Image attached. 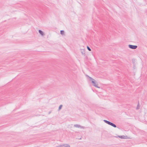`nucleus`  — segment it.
Returning a JSON list of instances; mask_svg holds the SVG:
<instances>
[{
    "label": "nucleus",
    "instance_id": "obj_1",
    "mask_svg": "<svg viewBox=\"0 0 147 147\" xmlns=\"http://www.w3.org/2000/svg\"><path fill=\"white\" fill-rule=\"evenodd\" d=\"M86 76L89 78L90 80L92 81V83L93 86L98 88H100V87L98 86V84L96 82V80L94 79L87 75H86Z\"/></svg>",
    "mask_w": 147,
    "mask_h": 147
},
{
    "label": "nucleus",
    "instance_id": "obj_2",
    "mask_svg": "<svg viewBox=\"0 0 147 147\" xmlns=\"http://www.w3.org/2000/svg\"><path fill=\"white\" fill-rule=\"evenodd\" d=\"M128 47L129 48H130L131 49H136L138 47L137 46L133 45H128Z\"/></svg>",
    "mask_w": 147,
    "mask_h": 147
},
{
    "label": "nucleus",
    "instance_id": "obj_3",
    "mask_svg": "<svg viewBox=\"0 0 147 147\" xmlns=\"http://www.w3.org/2000/svg\"><path fill=\"white\" fill-rule=\"evenodd\" d=\"M57 147H70V145L68 144H65L63 145H60L58 146Z\"/></svg>",
    "mask_w": 147,
    "mask_h": 147
},
{
    "label": "nucleus",
    "instance_id": "obj_4",
    "mask_svg": "<svg viewBox=\"0 0 147 147\" xmlns=\"http://www.w3.org/2000/svg\"><path fill=\"white\" fill-rule=\"evenodd\" d=\"M74 127H76L78 128H83L84 127L78 124H75L74 125Z\"/></svg>",
    "mask_w": 147,
    "mask_h": 147
},
{
    "label": "nucleus",
    "instance_id": "obj_5",
    "mask_svg": "<svg viewBox=\"0 0 147 147\" xmlns=\"http://www.w3.org/2000/svg\"><path fill=\"white\" fill-rule=\"evenodd\" d=\"M109 125H111V126L113 127H116V125L115 124H114L113 123L111 122H110V123L109 124Z\"/></svg>",
    "mask_w": 147,
    "mask_h": 147
},
{
    "label": "nucleus",
    "instance_id": "obj_6",
    "mask_svg": "<svg viewBox=\"0 0 147 147\" xmlns=\"http://www.w3.org/2000/svg\"><path fill=\"white\" fill-rule=\"evenodd\" d=\"M39 33L42 35H44V33L43 32L40 30H39L38 31Z\"/></svg>",
    "mask_w": 147,
    "mask_h": 147
},
{
    "label": "nucleus",
    "instance_id": "obj_7",
    "mask_svg": "<svg viewBox=\"0 0 147 147\" xmlns=\"http://www.w3.org/2000/svg\"><path fill=\"white\" fill-rule=\"evenodd\" d=\"M105 122V123H107L108 124H109L110 123V122L109 121H108L107 120H103Z\"/></svg>",
    "mask_w": 147,
    "mask_h": 147
},
{
    "label": "nucleus",
    "instance_id": "obj_8",
    "mask_svg": "<svg viewBox=\"0 0 147 147\" xmlns=\"http://www.w3.org/2000/svg\"><path fill=\"white\" fill-rule=\"evenodd\" d=\"M119 137L121 139H125V136H119Z\"/></svg>",
    "mask_w": 147,
    "mask_h": 147
},
{
    "label": "nucleus",
    "instance_id": "obj_9",
    "mask_svg": "<svg viewBox=\"0 0 147 147\" xmlns=\"http://www.w3.org/2000/svg\"><path fill=\"white\" fill-rule=\"evenodd\" d=\"M60 34H61L63 35L64 34V30H62L60 31Z\"/></svg>",
    "mask_w": 147,
    "mask_h": 147
},
{
    "label": "nucleus",
    "instance_id": "obj_10",
    "mask_svg": "<svg viewBox=\"0 0 147 147\" xmlns=\"http://www.w3.org/2000/svg\"><path fill=\"white\" fill-rule=\"evenodd\" d=\"M62 107V105H60V106H59V110H60L61 109Z\"/></svg>",
    "mask_w": 147,
    "mask_h": 147
},
{
    "label": "nucleus",
    "instance_id": "obj_11",
    "mask_svg": "<svg viewBox=\"0 0 147 147\" xmlns=\"http://www.w3.org/2000/svg\"><path fill=\"white\" fill-rule=\"evenodd\" d=\"M87 49H88V50L90 51H91V49L90 48V47H88V46H87Z\"/></svg>",
    "mask_w": 147,
    "mask_h": 147
},
{
    "label": "nucleus",
    "instance_id": "obj_12",
    "mask_svg": "<svg viewBox=\"0 0 147 147\" xmlns=\"http://www.w3.org/2000/svg\"><path fill=\"white\" fill-rule=\"evenodd\" d=\"M81 53H82V54H85V52H84V50H83V51H82Z\"/></svg>",
    "mask_w": 147,
    "mask_h": 147
}]
</instances>
